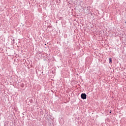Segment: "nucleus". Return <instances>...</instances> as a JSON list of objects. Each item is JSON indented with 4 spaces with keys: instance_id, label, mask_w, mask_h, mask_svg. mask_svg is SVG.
<instances>
[{
    "instance_id": "1",
    "label": "nucleus",
    "mask_w": 126,
    "mask_h": 126,
    "mask_svg": "<svg viewBox=\"0 0 126 126\" xmlns=\"http://www.w3.org/2000/svg\"><path fill=\"white\" fill-rule=\"evenodd\" d=\"M87 95L85 94H81V98L83 99V100L86 99Z\"/></svg>"
},
{
    "instance_id": "2",
    "label": "nucleus",
    "mask_w": 126,
    "mask_h": 126,
    "mask_svg": "<svg viewBox=\"0 0 126 126\" xmlns=\"http://www.w3.org/2000/svg\"><path fill=\"white\" fill-rule=\"evenodd\" d=\"M109 62L110 63H112V58L109 59Z\"/></svg>"
},
{
    "instance_id": "3",
    "label": "nucleus",
    "mask_w": 126,
    "mask_h": 126,
    "mask_svg": "<svg viewBox=\"0 0 126 126\" xmlns=\"http://www.w3.org/2000/svg\"><path fill=\"white\" fill-rule=\"evenodd\" d=\"M110 113L111 114V112H110Z\"/></svg>"
}]
</instances>
